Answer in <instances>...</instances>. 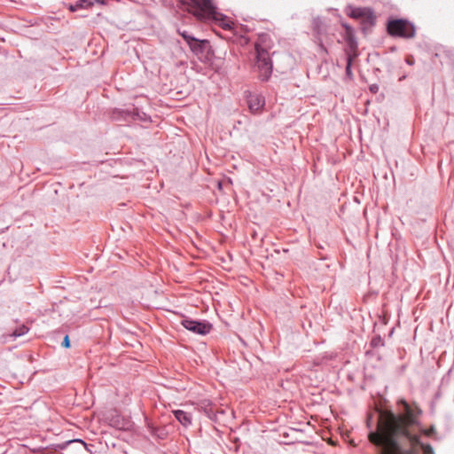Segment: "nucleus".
Instances as JSON below:
<instances>
[{
	"label": "nucleus",
	"instance_id": "nucleus-5",
	"mask_svg": "<svg viewBox=\"0 0 454 454\" xmlns=\"http://www.w3.org/2000/svg\"><path fill=\"white\" fill-rule=\"evenodd\" d=\"M255 60L254 67L258 72L259 79L262 82L268 81L271 76L273 68L270 53H255Z\"/></svg>",
	"mask_w": 454,
	"mask_h": 454
},
{
	"label": "nucleus",
	"instance_id": "nucleus-27",
	"mask_svg": "<svg viewBox=\"0 0 454 454\" xmlns=\"http://www.w3.org/2000/svg\"><path fill=\"white\" fill-rule=\"evenodd\" d=\"M137 119L145 121L150 120V116H148L145 113H140L138 111V115H135V120Z\"/></svg>",
	"mask_w": 454,
	"mask_h": 454
},
{
	"label": "nucleus",
	"instance_id": "nucleus-25",
	"mask_svg": "<svg viewBox=\"0 0 454 454\" xmlns=\"http://www.w3.org/2000/svg\"><path fill=\"white\" fill-rule=\"evenodd\" d=\"M347 47L345 48V52H352V51H358V43H347Z\"/></svg>",
	"mask_w": 454,
	"mask_h": 454
},
{
	"label": "nucleus",
	"instance_id": "nucleus-6",
	"mask_svg": "<svg viewBox=\"0 0 454 454\" xmlns=\"http://www.w3.org/2000/svg\"><path fill=\"white\" fill-rule=\"evenodd\" d=\"M181 325L190 332L200 335H206L213 328L212 324L207 320H195L190 317H184Z\"/></svg>",
	"mask_w": 454,
	"mask_h": 454
},
{
	"label": "nucleus",
	"instance_id": "nucleus-28",
	"mask_svg": "<svg viewBox=\"0 0 454 454\" xmlns=\"http://www.w3.org/2000/svg\"><path fill=\"white\" fill-rule=\"evenodd\" d=\"M61 346H62L63 348H70L71 344H70V340H69L68 335H66V336L64 337V340H63V341H62V343H61Z\"/></svg>",
	"mask_w": 454,
	"mask_h": 454
},
{
	"label": "nucleus",
	"instance_id": "nucleus-15",
	"mask_svg": "<svg viewBox=\"0 0 454 454\" xmlns=\"http://www.w3.org/2000/svg\"><path fill=\"white\" fill-rule=\"evenodd\" d=\"M377 17L372 9L361 20L362 29L365 33L367 27H372L376 24Z\"/></svg>",
	"mask_w": 454,
	"mask_h": 454
},
{
	"label": "nucleus",
	"instance_id": "nucleus-17",
	"mask_svg": "<svg viewBox=\"0 0 454 454\" xmlns=\"http://www.w3.org/2000/svg\"><path fill=\"white\" fill-rule=\"evenodd\" d=\"M312 27L314 32L317 34V36L321 35L325 31V26L323 22V20L317 17L315 18L312 21Z\"/></svg>",
	"mask_w": 454,
	"mask_h": 454
},
{
	"label": "nucleus",
	"instance_id": "nucleus-18",
	"mask_svg": "<svg viewBox=\"0 0 454 454\" xmlns=\"http://www.w3.org/2000/svg\"><path fill=\"white\" fill-rule=\"evenodd\" d=\"M419 430L421 434H424L427 437H434L436 434V428L434 425L430 426L428 428H423L420 424V427H417Z\"/></svg>",
	"mask_w": 454,
	"mask_h": 454
},
{
	"label": "nucleus",
	"instance_id": "nucleus-20",
	"mask_svg": "<svg viewBox=\"0 0 454 454\" xmlns=\"http://www.w3.org/2000/svg\"><path fill=\"white\" fill-rule=\"evenodd\" d=\"M341 26L345 28L344 39L356 35L354 28L348 23H341Z\"/></svg>",
	"mask_w": 454,
	"mask_h": 454
},
{
	"label": "nucleus",
	"instance_id": "nucleus-12",
	"mask_svg": "<svg viewBox=\"0 0 454 454\" xmlns=\"http://www.w3.org/2000/svg\"><path fill=\"white\" fill-rule=\"evenodd\" d=\"M94 4V1L91 0H77L74 3H68L65 4L67 8L72 12H74L78 10L82 9H89Z\"/></svg>",
	"mask_w": 454,
	"mask_h": 454
},
{
	"label": "nucleus",
	"instance_id": "nucleus-4",
	"mask_svg": "<svg viewBox=\"0 0 454 454\" xmlns=\"http://www.w3.org/2000/svg\"><path fill=\"white\" fill-rule=\"evenodd\" d=\"M188 46L200 61L205 64L212 62L215 52L208 40L195 37Z\"/></svg>",
	"mask_w": 454,
	"mask_h": 454
},
{
	"label": "nucleus",
	"instance_id": "nucleus-10",
	"mask_svg": "<svg viewBox=\"0 0 454 454\" xmlns=\"http://www.w3.org/2000/svg\"><path fill=\"white\" fill-rule=\"evenodd\" d=\"M404 449H411L413 454H434L430 444H425L419 439V443L409 442Z\"/></svg>",
	"mask_w": 454,
	"mask_h": 454
},
{
	"label": "nucleus",
	"instance_id": "nucleus-2",
	"mask_svg": "<svg viewBox=\"0 0 454 454\" xmlns=\"http://www.w3.org/2000/svg\"><path fill=\"white\" fill-rule=\"evenodd\" d=\"M183 5H187L189 12L198 20L213 21L224 30L232 29V22L229 18L217 11L212 0H181Z\"/></svg>",
	"mask_w": 454,
	"mask_h": 454
},
{
	"label": "nucleus",
	"instance_id": "nucleus-13",
	"mask_svg": "<svg viewBox=\"0 0 454 454\" xmlns=\"http://www.w3.org/2000/svg\"><path fill=\"white\" fill-rule=\"evenodd\" d=\"M173 414L176 420L180 422L184 427L192 424V415L183 410L173 411Z\"/></svg>",
	"mask_w": 454,
	"mask_h": 454
},
{
	"label": "nucleus",
	"instance_id": "nucleus-7",
	"mask_svg": "<svg viewBox=\"0 0 454 454\" xmlns=\"http://www.w3.org/2000/svg\"><path fill=\"white\" fill-rule=\"evenodd\" d=\"M271 47L272 41L270 35L266 33L259 34L254 43L255 53H269Z\"/></svg>",
	"mask_w": 454,
	"mask_h": 454
},
{
	"label": "nucleus",
	"instance_id": "nucleus-14",
	"mask_svg": "<svg viewBox=\"0 0 454 454\" xmlns=\"http://www.w3.org/2000/svg\"><path fill=\"white\" fill-rule=\"evenodd\" d=\"M148 430L150 434L160 440H164L168 436V431L166 427H155L151 423H147Z\"/></svg>",
	"mask_w": 454,
	"mask_h": 454
},
{
	"label": "nucleus",
	"instance_id": "nucleus-3",
	"mask_svg": "<svg viewBox=\"0 0 454 454\" xmlns=\"http://www.w3.org/2000/svg\"><path fill=\"white\" fill-rule=\"evenodd\" d=\"M387 32L393 37L411 39L416 35V27L408 20L389 19L387 22Z\"/></svg>",
	"mask_w": 454,
	"mask_h": 454
},
{
	"label": "nucleus",
	"instance_id": "nucleus-23",
	"mask_svg": "<svg viewBox=\"0 0 454 454\" xmlns=\"http://www.w3.org/2000/svg\"><path fill=\"white\" fill-rule=\"evenodd\" d=\"M66 445H77L78 447H80L81 449H83L85 450L86 449V443L81 440V439H74V440H71V441H68L66 442Z\"/></svg>",
	"mask_w": 454,
	"mask_h": 454
},
{
	"label": "nucleus",
	"instance_id": "nucleus-9",
	"mask_svg": "<svg viewBox=\"0 0 454 454\" xmlns=\"http://www.w3.org/2000/svg\"><path fill=\"white\" fill-rule=\"evenodd\" d=\"M264 98L256 94L249 93L247 96V105L250 112L256 113L264 106Z\"/></svg>",
	"mask_w": 454,
	"mask_h": 454
},
{
	"label": "nucleus",
	"instance_id": "nucleus-33",
	"mask_svg": "<svg viewBox=\"0 0 454 454\" xmlns=\"http://www.w3.org/2000/svg\"><path fill=\"white\" fill-rule=\"evenodd\" d=\"M95 2H98V3H100V4H104L103 1H100V0H94Z\"/></svg>",
	"mask_w": 454,
	"mask_h": 454
},
{
	"label": "nucleus",
	"instance_id": "nucleus-1",
	"mask_svg": "<svg viewBox=\"0 0 454 454\" xmlns=\"http://www.w3.org/2000/svg\"><path fill=\"white\" fill-rule=\"evenodd\" d=\"M397 411L385 410L380 412L375 431H371L368 439L379 454H413L411 449H404L409 442L419 443V434L413 428L420 427L423 413L419 405L400 398L396 401Z\"/></svg>",
	"mask_w": 454,
	"mask_h": 454
},
{
	"label": "nucleus",
	"instance_id": "nucleus-11",
	"mask_svg": "<svg viewBox=\"0 0 454 454\" xmlns=\"http://www.w3.org/2000/svg\"><path fill=\"white\" fill-rule=\"evenodd\" d=\"M347 15L355 20H362L371 11L370 7H348Z\"/></svg>",
	"mask_w": 454,
	"mask_h": 454
},
{
	"label": "nucleus",
	"instance_id": "nucleus-31",
	"mask_svg": "<svg viewBox=\"0 0 454 454\" xmlns=\"http://www.w3.org/2000/svg\"><path fill=\"white\" fill-rule=\"evenodd\" d=\"M370 90L372 92V93H377L378 90H379V86L377 84H372L370 86Z\"/></svg>",
	"mask_w": 454,
	"mask_h": 454
},
{
	"label": "nucleus",
	"instance_id": "nucleus-21",
	"mask_svg": "<svg viewBox=\"0 0 454 454\" xmlns=\"http://www.w3.org/2000/svg\"><path fill=\"white\" fill-rule=\"evenodd\" d=\"M27 332H28V327L22 325L21 326H20L19 328L14 330V332L12 333V335L14 337H20V336L26 334Z\"/></svg>",
	"mask_w": 454,
	"mask_h": 454
},
{
	"label": "nucleus",
	"instance_id": "nucleus-19",
	"mask_svg": "<svg viewBox=\"0 0 454 454\" xmlns=\"http://www.w3.org/2000/svg\"><path fill=\"white\" fill-rule=\"evenodd\" d=\"M178 34L183 37V39L186 42V43L189 45L193 39L195 38L193 35H192L188 31L184 30H178Z\"/></svg>",
	"mask_w": 454,
	"mask_h": 454
},
{
	"label": "nucleus",
	"instance_id": "nucleus-16",
	"mask_svg": "<svg viewBox=\"0 0 454 454\" xmlns=\"http://www.w3.org/2000/svg\"><path fill=\"white\" fill-rule=\"evenodd\" d=\"M128 421L120 418L119 416L112 417L110 419V426L117 428V429H127L128 428Z\"/></svg>",
	"mask_w": 454,
	"mask_h": 454
},
{
	"label": "nucleus",
	"instance_id": "nucleus-8",
	"mask_svg": "<svg viewBox=\"0 0 454 454\" xmlns=\"http://www.w3.org/2000/svg\"><path fill=\"white\" fill-rule=\"evenodd\" d=\"M138 115V109L133 108L132 110H123L115 108L111 113V119L114 121H129L135 120V115Z\"/></svg>",
	"mask_w": 454,
	"mask_h": 454
},
{
	"label": "nucleus",
	"instance_id": "nucleus-32",
	"mask_svg": "<svg viewBox=\"0 0 454 454\" xmlns=\"http://www.w3.org/2000/svg\"><path fill=\"white\" fill-rule=\"evenodd\" d=\"M318 40H319V47H320V49H321L322 51H324L325 52H327V50H326V48L324 46L323 43L321 42V39H320V38H318Z\"/></svg>",
	"mask_w": 454,
	"mask_h": 454
},
{
	"label": "nucleus",
	"instance_id": "nucleus-24",
	"mask_svg": "<svg viewBox=\"0 0 454 454\" xmlns=\"http://www.w3.org/2000/svg\"><path fill=\"white\" fill-rule=\"evenodd\" d=\"M371 346L372 348H378L384 346V340L381 339L380 336L373 337L371 340Z\"/></svg>",
	"mask_w": 454,
	"mask_h": 454
},
{
	"label": "nucleus",
	"instance_id": "nucleus-30",
	"mask_svg": "<svg viewBox=\"0 0 454 454\" xmlns=\"http://www.w3.org/2000/svg\"><path fill=\"white\" fill-rule=\"evenodd\" d=\"M344 40H345L346 43H355V42H357L356 35H353V36H351V37L345 38Z\"/></svg>",
	"mask_w": 454,
	"mask_h": 454
},
{
	"label": "nucleus",
	"instance_id": "nucleus-29",
	"mask_svg": "<svg viewBox=\"0 0 454 454\" xmlns=\"http://www.w3.org/2000/svg\"><path fill=\"white\" fill-rule=\"evenodd\" d=\"M405 62L407 63V65L409 66H413L414 63H415V59L413 58L412 55H408L406 58H405Z\"/></svg>",
	"mask_w": 454,
	"mask_h": 454
},
{
	"label": "nucleus",
	"instance_id": "nucleus-22",
	"mask_svg": "<svg viewBox=\"0 0 454 454\" xmlns=\"http://www.w3.org/2000/svg\"><path fill=\"white\" fill-rule=\"evenodd\" d=\"M347 65H353V61L358 57V51L345 52Z\"/></svg>",
	"mask_w": 454,
	"mask_h": 454
},
{
	"label": "nucleus",
	"instance_id": "nucleus-26",
	"mask_svg": "<svg viewBox=\"0 0 454 454\" xmlns=\"http://www.w3.org/2000/svg\"><path fill=\"white\" fill-rule=\"evenodd\" d=\"M345 74L348 80H353L354 74L352 72V65H346Z\"/></svg>",
	"mask_w": 454,
	"mask_h": 454
}]
</instances>
